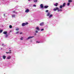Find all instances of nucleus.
Returning <instances> with one entry per match:
<instances>
[{"label": "nucleus", "instance_id": "a19ab883", "mask_svg": "<svg viewBox=\"0 0 74 74\" xmlns=\"http://www.w3.org/2000/svg\"><path fill=\"white\" fill-rule=\"evenodd\" d=\"M35 35H36V34H35Z\"/></svg>", "mask_w": 74, "mask_h": 74}, {"label": "nucleus", "instance_id": "6e6552de", "mask_svg": "<svg viewBox=\"0 0 74 74\" xmlns=\"http://www.w3.org/2000/svg\"><path fill=\"white\" fill-rule=\"evenodd\" d=\"M3 34H7V32H3Z\"/></svg>", "mask_w": 74, "mask_h": 74}, {"label": "nucleus", "instance_id": "2f4dec72", "mask_svg": "<svg viewBox=\"0 0 74 74\" xmlns=\"http://www.w3.org/2000/svg\"><path fill=\"white\" fill-rule=\"evenodd\" d=\"M18 33H19V32L17 31V32H16V34H18Z\"/></svg>", "mask_w": 74, "mask_h": 74}, {"label": "nucleus", "instance_id": "393cba45", "mask_svg": "<svg viewBox=\"0 0 74 74\" xmlns=\"http://www.w3.org/2000/svg\"><path fill=\"white\" fill-rule=\"evenodd\" d=\"M40 30V29H39V27H37V30L39 31Z\"/></svg>", "mask_w": 74, "mask_h": 74}, {"label": "nucleus", "instance_id": "f03ea898", "mask_svg": "<svg viewBox=\"0 0 74 74\" xmlns=\"http://www.w3.org/2000/svg\"><path fill=\"white\" fill-rule=\"evenodd\" d=\"M34 37V36H29L28 38H27V40H29L30 38H32Z\"/></svg>", "mask_w": 74, "mask_h": 74}, {"label": "nucleus", "instance_id": "f257e3e1", "mask_svg": "<svg viewBox=\"0 0 74 74\" xmlns=\"http://www.w3.org/2000/svg\"><path fill=\"white\" fill-rule=\"evenodd\" d=\"M28 23H23L22 24V26H25V25H28Z\"/></svg>", "mask_w": 74, "mask_h": 74}, {"label": "nucleus", "instance_id": "b1692460", "mask_svg": "<svg viewBox=\"0 0 74 74\" xmlns=\"http://www.w3.org/2000/svg\"><path fill=\"white\" fill-rule=\"evenodd\" d=\"M62 7H63V6H62V5H60V8H62Z\"/></svg>", "mask_w": 74, "mask_h": 74}, {"label": "nucleus", "instance_id": "72a5a7b5", "mask_svg": "<svg viewBox=\"0 0 74 74\" xmlns=\"http://www.w3.org/2000/svg\"><path fill=\"white\" fill-rule=\"evenodd\" d=\"M13 13H15V11H13Z\"/></svg>", "mask_w": 74, "mask_h": 74}, {"label": "nucleus", "instance_id": "a211bd4d", "mask_svg": "<svg viewBox=\"0 0 74 74\" xmlns=\"http://www.w3.org/2000/svg\"><path fill=\"white\" fill-rule=\"evenodd\" d=\"M12 16L13 17H15V15L14 14H12Z\"/></svg>", "mask_w": 74, "mask_h": 74}, {"label": "nucleus", "instance_id": "cd10ccee", "mask_svg": "<svg viewBox=\"0 0 74 74\" xmlns=\"http://www.w3.org/2000/svg\"><path fill=\"white\" fill-rule=\"evenodd\" d=\"M48 11H49L48 10H46L45 12H48Z\"/></svg>", "mask_w": 74, "mask_h": 74}, {"label": "nucleus", "instance_id": "5701e85b", "mask_svg": "<svg viewBox=\"0 0 74 74\" xmlns=\"http://www.w3.org/2000/svg\"><path fill=\"white\" fill-rule=\"evenodd\" d=\"M8 34H6L5 36V37H7L8 36Z\"/></svg>", "mask_w": 74, "mask_h": 74}, {"label": "nucleus", "instance_id": "c9c22d12", "mask_svg": "<svg viewBox=\"0 0 74 74\" xmlns=\"http://www.w3.org/2000/svg\"><path fill=\"white\" fill-rule=\"evenodd\" d=\"M38 42V43H40V42Z\"/></svg>", "mask_w": 74, "mask_h": 74}, {"label": "nucleus", "instance_id": "412c9836", "mask_svg": "<svg viewBox=\"0 0 74 74\" xmlns=\"http://www.w3.org/2000/svg\"><path fill=\"white\" fill-rule=\"evenodd\" d=\"M37 0H34V3H36V2H37Z\"/></svg>", "mask_w": 74, "mask_h": 74}, {"label": "nucleus", "instance_id": "58836bf2", "mask_svg": "<svg viewBox=\"0 0 74 74\" xmlns=\"http://www.w3.org/2000/svg\"><path fill=\"white\" fill-rule=\"evenodd\" d=\"M9 49H11V48H9Z\"/></svg>", "mask_w": 74, "mask_h": 74}, {"label": "nucleus", "instance_id": "4468645a", "mask_svg": "<svg viewBox=\"0 0 74 74\" xmlns=\"http://www.w3.org/2000/svg\"><path fill=\"white\" fill-rule=\"evenodd\" d=\"M52 14H50L49 17V18H51V17H52Z\"/></svg>", "mask_w": 74, "mask_h": 74}, {"label": "nucleus", "instance_id": "f8f14e48", "mask_svg": "<svg viewBox=\"0 0 74 74\" xmlns=\"http://www.w3.org/2000/svg\"><path fill=\"white\" fill-rule=\"evenodd\" d=\"M6 58V57L5 56H3V58L4 59H5Z\"/></svg>", "mask_w": 74, "mask_h": 74}, {"label": "nucleus", "instance_id": "7ed1b4c3", "mask_svg": "<svg viewBox=\"0 0 74 74\" xmlns=\"http://www.w3.org/2000/svg\"><path fill=\"white\" fill-rule=\"evenodd\" d=\"M44 24V22H42L40 24V26H43Z\"/></svg>", "mask_w": 74, "mask_h": 74}, {"label": "nucleus", "instance_id": "f704fd0d", "mask_svg": "<svg viewBox=\"0 0 74 74\" xmlns=\"http://www.w3.org/2000/svg\"><path fill=\"white\" fill-rule=\"evenodd\" d=\"M35 32H36V33H37V31H35Z\"/></svg>", "mask_w": 74, "mask_h": 74}, {"label": "nucleus", "instance_id": "20e7f679", "mask_svg": "<svg viewBox=\"0 0 74 74\" xmlns=\"http://www.w3.org/2000/svg\"><path fill=\"white\" fill-rule=\"evenodd\" d=\"M9 51H10V52H6V53H7V54H8V53H12L11 52V50H9Z\"/></svg>", "mask_w": 74, "mask_h": 74}, {"label": "nucleus", "instance_id": "4be33fe9", "mask_svg": "<svg viewBox=\"0 0 74 74\" xmlns=\"http://www.w3.org/2000/svg\"><path fill=\"white\" fill-rule=\"evenodd\" d=\"M67 5L68 6H69L70 5V3H67Z\"/></svg>", "mask_w": 74, "mask_h": 74}, {"label": "nucleus", "instance_id": "f3484780", "mask_svg": "<svg viewBox=\"0 0 74 74\" xmlns=\"http://www.w3.org/2000/svg\"><path fill=\"white\" fill-rule=\"evenodd\" d=\"M12 27V25H10L9 26V28H10V29H11Z\"/></svg>", "mask_w": 74, "mask_h": 74}, {"label": "nucleus", "instance_id": "423d86ee", "mask_svg": "<svg viewBox=\"0 0 74 74\" xmlns=\"http://www.w3.org/2000/svg\"><path fill=\"white\" fill-rule=\"evenodd\" d=\"M29 12V9H27L25 11V12Z\"/></svg>", "mask_w": 74, "mask_h": 74}, {"label": "nucleus", "instance_id": "2eb2a0df", "mask_svg": "<svg viewBox=\"0 0 74 74\" xmlns=\"http://www.w3.org/2000/svg\"><path fill=\"white\" fill-rule=\"evenodd\" d=\"M65 5H66V3H63L62 6L63 7H64V6H65Z\"/></svg>", "mask_w": 74, "mask_h": 74}, {"label": "nucleus", "instance_id": "ddd939ff", "mask_svg": "<svg viewBox=\"0 0 74 74\" xmlns=\"http://www.w3.org/2000/svg\"><path fill=\"white\" fill-rule=\"evenodd\" d=\"M72 0H68V2L69 3H71L72 2Z\"/></svg>", "mask_w": 74, "mask_h": 74}, {"label": "nucleus", "instance_id": "c756f323", "mask_svg": "<svg viewBox=\"0 0 74 74\" xmlns=\"http://www.w3.org/2000/svg\"><path fill=\"white\" fill-rule=\"evenodd\" d=\"M33 7H36V5H33Z\"/></svg>", "mask_w": 74, "mask_h": 74}, {"label": "nucleus", "instance_id": "6ab92c4d", "mask_svg": "<svg viewBox=\"0 0 74 74\" xmlns=\"http://www.w3.org/2000/svg\"><path fill=\"white\" fill-rule=\"evenodd\" d=\"M3 29H1L0 30V33H2V32H3Z\"/></svg>", "mask_w": 74, "mask_h": 74}, {"label": "nucleus", "instance_id": "dca6fc26", "mask_svg": "<svg viewBox=\"0 0 74 74\" xmlns=\"http://www.w3.org/2000/svg\"><path fill=\"white\" fill-rule=\"evenodd\" d=\"M49 15H50V12H48L47 13V16H49Z\"/></svg>", "mask_w": 74, "mask_h": 74}, {"label": "nucleus", "instance_id": "79ce46f5", "mask_svg": "<svg viewBox=\"0 0 74 74\" xmlns=\"http://www.w3.org/2000/svg\"><path fill=\"white\" fill-rule=\"evenodd\" d=\"M36 42H37V41H36Z\"/></svg>", "mask_w": 74, "mask_h": 74}, {"label": "nucleus", "instance_id": "0eeeda50", "mask_svg": "<svg viewBox=\"0 0 74 74\" xmlns=\"http://www.w3.org/2000/svg\"><path fill=\"white\" fill-rule=\"evenodd\" d=\"M48 7H49V6L48 5H45L44 7L45 8H47Z\"/></svg>", "mask_w": 74, "mask_h": 74}, {"label": "nucleus", "instance_id": "9b49d317", "mask_svg": "<svg viewBox=\"0 0 74 74\" xmlns=\"http://www.w3.org/2000/svg\"><path fill=\"white\" fill-rule=\"evenodd\" d=\"M58 3H56L55 4H54V5H55V6H56V7L58 6Z\"/></svg>", "mask_w": 74, "mask_h": 74}, {"label": "nucleus", "instance_id": "4c0bfd02", "mask_svg": "<svg viewBox=\"0 0 74 74\" xmlns=\"http://www.w3.org/2000/svg\"><path fill=\"white\" fill-rule=\"evenodd\" d=\"M36 29L37 30V27H36Z\"/></svg>", "mask_w": 74, "mask_h": 74}, {"label": "nucleus", "instance_id": "9d476101", "mask_svg": "<svg viewBox=\"0 0 74 74\" xmlns=\"http://www.w3.org/2000/svg\"><path fill=\"white\" fill-rule=\"evenodd\" d=\"M59 11H62V10L61 9H60L59 10V8H58V12H59Z\"/></svg>", "mask_w": 74, "mask_h": 74}, {"label": "nucleus", "instance_id": "e433bc0d", "mask_svg": "<svg viewBox=\"0 0 74 74\" xmlns=\"http://www.w3.org/2000/svg\"><path fill=\"white\" fill-rule=\"evenodd\" d=\"M3 16H5V14H3Z\"/></svg>", "mask_w": 74, "mask_h": 74}, {"label": "nucleus", "instance_id": "473e14b6", "mask_svg": "<svg viewBox=\"0 0 74 74\" xmlns=\"http://www.w3.org/2000/svg\"><path fill=\"white\" fill-rule=\"evenodd\" d=\"M20 34H22V32H20Z\"/></svg>", "mask_w": 74, "mask_h": 74}, {"label": "nucleus", "instance_id": "39448f33", "mask_svg": "<svg viewBox=\"0 0 74 74\" xmlns=\"http://www.w3.org/2000/svg\"><path fill=\"white\" fill-rule=\"evenodd\" d=\"M58 7H56V8H55L54 9H53V10L54 11H56V10H58Z\"/></svg>", "mask_w": 74, "mask_h": 74}, {"label": "nucleus", "instance_id": "7c9ffc66", "mask_svg": "<svg viewBox=\"0 0 74 74\" xmlns=\"http://www.w3.org/2000/svg\"><path fill=\"white\" fill-rule=\"evenodd\" d=\"M2 46H3V47H4V46H4V44H2Z\"/></svg>", "mask_w": 74, "mask_h": 74}, {"label": "nucleus", "instance_id": "bb28decb", "mask_svg": "<svg viewBox=\"0 0 74 74\" xmlns=\"http://www.w3.org/2000/svg\"><path fill=\"white\" fill-rule=\"evenodd\" d=\"M16 30H19V28H17Z\"/></svg>", "mask_w": 74, "mask_h": 74}, {"label": "nucleus", "instance_id": "1a4fd4ad", "mask_svg": "<svg viewBox=\"0 0 74 74\" xmlns=\"http://www.w3.org/2000/svg\"><path fill=\"white\" fill-rule=\"evenodd\" d=\"M40 8H44V6H43V4H41L40 5Z\"/></svg>", "mask_w": 74, "mask_h": 74}, {"label": "nucleus", "instance_id": "ea45409f", "mask_svg": "<svg viewBox=\"0 0 74 74\" xmlns=\"http://www.w3.org/2000/svg\"><path fill=\"white\" fill-rule=\"evenodd\" d=\"M30 0H28V1H30Z\"/></svg>", "mask_w": 74, "mask_h": 74}, {"label": "nucleus", "instance_id": "a878e982", "mask_svg": "<svg viewBox=\"0 0 74 74\" xmlns=\"http://www.w3.org/2000/svg\"><path fill=\"white\" fill-rule=\"evenodd\" d=\"M20 40H23V37H22L21 38Z\"/></svg>", "mask_w": 74, "mask_h": 74}, {"label": "nucleus", "instance_id": "aec40b11", "mask_svg": "<svg viewBox=\"0 0 74 74\" xmlns=\"http://www.w3.org/2000/svg\"><path fill=\"white\" fill-rule=\"evenodd\" d=\"M10 58H11V56H9L7 58V59H10Z\"/></svg>", "mask_w": 74, "mask_h": 74}, {"label": "nucleus", "instance_id": "c85d7f7f", "mask_svg": "<svg viewBox=\"0 0 74 74\" xmlns=\"http://www.w3.org/2000/svg\"><path fill=\"white\" fill-rule=\"evenodd\" d=\"M44 29H41V31H43L44 30Z\"/></svg>", "mask_w": 74, "mask_h": 74}]
</instances>
